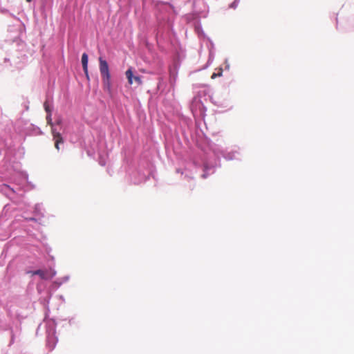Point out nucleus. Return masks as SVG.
Returning a JSON list of instances; mask_svg holds the SVG:
<instances>
[{
	"instance_id": "obj_4",
	"label": "nucleus",
	"mask_w": 354,
	"mask_h": 354,
	"mask_svg": "<svg viewBox=\"0 0 354 354\" xmlns=\"http://www.w3.org/2000/svg\"><path fill=\"white\" fill-rule=\"evenodd\" d=\"M126 75H127V77L128 79V82L130 84H131L133 83V78L134 79V80L138 84H141L142 83V81L140 80V77H138V76H136V77H133V73L131 71V69H129L126 72Z\"/></svg>"
},
{
	"instance_id": "obj_9",
	"label": "nucleus",
	"mask_w": 354,
	"mask_h": 354,
	"mask_svg": "<svg viewBox=\"0 0 354 354\" xmlns=\"http://www.w3.org/2000/svg\"><path fill=\"white\" fill-rule=\"evenodd\" d=\"M26 1H28V2H30V1H31V0H26Z\"/></svg>"
},
{
	"instance_id": "obj_7",
	"label": "nucleus",
	"mask_w": 354,
	"mask_h": 354,
	"mask_svg": "<svg viewBox=\"0 0 354 354\" xmlns=\"http://www.w3.org/2000/svg\"><path fill=\"white\" fill-rule=\"evenodd\" d=\"M217 75H221V73H220L218 75H217L216 73H213L212 75V79H214Z\"/></svg>"
},
{
	"instance_id": "obj_3",
	"label": "nucleus",
	"mask_w": 354,
	"mask_h": 354,
	"mask_svg": "<svg viewBox=\"0 0 354 354\" xmlns=\"http://www.w3.org/2000/svg\"><path fill=\"white\" fill-rule=\"evenodd\" d=\"M29 273L32 275H39L41 279L45 280L51 279L53 277V275H50L47 270H37L35 271H30Z\"/></svg>"
},
{
	"instance_id": "obj_1",
	"label": "nucleus",
	"mask_w": 354,
	"mask_h": 354,
	"mask_svg": "<svg viewBox=\"0 0 354 354\" xmlns=\"http://www.w3.org/2000/svg\"><path fill=\"white\" fill-rule=\"evenodd\" d=\"M100 71L103 80L104 88L108 93H111V82L108 63L102 57L99 59Z\"/></svg>"
},
{
	"instance_id": "obj_2",
	"label": "nucleus",
	"mask_w": 354,
	"mask_h": 354,
	"mask_svg": "<svg viewBox=\"0 0 354 354\" xmlns=\"http://www.w3.org/2000/svg\"><path fill=\"white\" fill-rule=\"evenodd\" d=\"M47 124L51 127V133L53 135V140L55 142V147L56 149L59 150V144L64 143V139L59 132L54 127L52 122L51 113H49L46 116Z\"/></svg>"
},
{
	"instance_id": "obj_6",
	"label": "nucleus",
	"mask_w": 354,
	"mask_h": 354,
	"mask_svg": "<svg viewBox=\"0 0 354 354\" xmlns=\"http://www.w3.org/2000/svg\"><path fill=\"white\" fill-rule=\"evenodd\" d=\"M44 106L45 111L48 113V114L51 113V110L50 109L49 105L48 104L47 102H44Z\"/></svg>"
},
{
	"instance_id": "obj_8",
	"label": "nucleus",
	"mask_w": 354,
	"mask_h": 354,
	"mask_svg": "<svg viewBox=\"0 0 354 354\" xmlns=\"http://www.w3.org/2000/svg\"><path fill=\"white\" fill-rule=\"evenodd\" d=\"M60 123H61V120H59V121L57 122V124H59Z\"/></svg>"
},
{
	"instance_id": "obj_5",
	"label": "nucleus",
	"mask_w": 354,
	"mask_h": 354,
	"mask_svg": "<svg viewBox=\"0 0 354 354\" xmlns=\"http://www.w3.org/2000/svg\"><path fill=\"white\" fill-rule=\"evenodd\" d=\"M82 64L83 67L84 72L87 77L88 79V55L86 53H83L82 56Z\"/></svg>"
}]
</instances>
